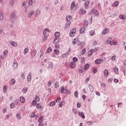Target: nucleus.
<instances>
[{
	"instance_id": "obj_1",
	"label": "nucleus",
	"mask_w": 126,
	"mask_h": 126,
	"mask_svg": "<svg viewBox=\"0 0 126 126\" xmlns=\"http://www.w3.org/2000/svg\"><path fill=\"white\" fill-rule=\"evenodd\" d=\"M89 14L90 15H94L95 16H97V17H98L99 15V14L98 13V11L94 9H92Z\"/></svg>"
},
{
	"instance_id": "obj_2",
	"label": "nucleus",
	"mask_w": 126,
	"mask_h": 126,
	"mask_svg": "<svg viewBox=\"0 0 126 126\" xmlns=\"http://www.w3.org/2000/svg\"><path fill=\"white\" fill-rule=\"evenodd\" d=\"M67 92V89L64 88L63 87H61V91H60V93L65 94Z\"/></svg>"
},
{
	"instance_id": "obj_3",
	"label": "nucleus",
	"mask_w": 126,
	"mask_h": 126,
	"mask_svg": "<svg viewBox=\"0 0 126 126\" xmlns=\"http://www.w3.org/2000/svg\"><path fill=\"white\" fill-rule=\"evenodd\" d=\"M76 32V30L75 29H73V30H72L69 33L70 36L73 37V36H74Z\"/></svg>"
},
{
	"instance_id": "obj_4",
	"label": "nucleus",
	"mask_w": 126,
	"mask_h": 126,
	"mask_svg": "<svg viewBox=\"0 0 126 126\" xmlns=\"http://www.w3.org/2000/svg\"><path fill=\"white\" fill-rule=\"evenodd\" d=\"M51 31L49 30L48 28L45 29L44 31H43V34H44V36L47 35V33H50Z\"/></svg>"
},
{
	"instance_id": "obj_5",
	"label": "nucleus",
	"mask_w": 126,
	"mask_h": 126,
	"mask_svg": "<svg viewBox=\"0 0 126 126\" xmlns=\"http://www.w3.org/2000/svg\"><path fill=\"white\" fill-rule=\"evenodd\" d=\"M97 49H95V50L94 49H91L90 51H89V54L88 56V57H91V56H92V54H93L94 52H96Z\"/></svg>"
},
{
	"instance_id": "obj_6",
	"label": "nucleus",
	"mask_w": 126,
	"mask_h": 126,
	"mask_svg": "<svg viewBox=\"0 0 126 126\" xmlns=\"http://www.w3.org/2000/svg\"><path fill=\"white\" fill-rule=\"evenodd\" d=\"M103 62L102 59H96L95 61V63L96 64H101Z\"/></svg>"
},
{
	"instance_id": "obj_7",
	"label": "nucleus",
	"mask_w": 126,
	"mask_h": 126,
	"mask_svg": "<svg viewBox=\"0 0 126 126\" xmlns=\"http://www.w3.org/2000/svg\"><path fill=\"white\" fill-rule=\"evenodd\" d=\"M60 41H61V39H60L59 37H56L54 39V41H53V42L54 43V44H57V43H59Z\"/></svg>"
},
{
	"instance_id": "obj_8",
	"label": "nucleus",
	"mask_w": 126,
	"mask_h": 126,
	"mask_svg": "<svg viewBox=\"0 0 126 126\" xmlns=\"http://www.w3.org/2000/svg\"><path fill=\"white\" fill-rule=\"evenodd\" d=\"M109 32V29L108 28L106 29L105 30H104L102 32V34L105 35L108 33Z\"/></svg>"
},
{
	"instance_id": "obj_9",
	"label": "nucleus",
	"mask_w": 126,
	"mask_h": 126,
	"mask_svg": "<svg viewBox=\"0 0 126 126\" xmlns=\"http://www.w3.org/2000/svg\"><path fill=\"white\" fill-rule=\"evenodd\" d=\"M70 25H71V22H67L64 26V29H67L70 26Z\"/></svg>"
},
{
	"instance_id": "obj_10",
	"label": "nucleus",
	"mask_w": 126,
	"mask_h": 126,
	"mask_svg": "<svg viewBox=\"0 0 126 126\" xmlns=\"http://www.w3.org/2000/svg\"><path fill=\"white\" fill-rule=\"evenodd\" d=\"M10 44L14 47H16L17 46V43L15 41H11L10 42Z\"/></svg>"
},
{
	"instance_id": "obj_11",
	"label": "nucleus",
	"mask_w": 126,
	"mask_h": 126,
	"mask_svg": "<svg viewBox=\"0 0 126 126\" xmlns=\"http://www.w3.org/2000/svg\"><path fill=\"white\" fill-rule=\"evenodd\" d=\"M54 36L56 38H59L61 36V33L59 32H56L55 33Z\"/></svg>"
},
{
	"instance_id": "obj_12",
	"label": "nucleus",
	"mask_w": 126,
	"mask_h": 126,
	"mask_svg": "<svg viewBox=\"0 0 126 126\" xmlns=\"http://www.w3.org/2000/svg\"><path fill=\"white\" fill-rule=\"evenodd\" d=\"M8 54V51L7 50H5L3 52V55L2 58H4L5 57H7V54Z\"/></svg>"
},
{
	"instance_id": "obj_13",
	"label": "nucleus",
	"mask_w": 126,
	"mask_h": 126,
	"mask_svg": "<svg viewBox=\"0 0 126 126\" xmlns=\"http://www.w3.org/2000/svg\"><path fill=\"white\" fill-rule=\"evenodd\" d=\"M89 4H90V1L89 0H87L86 2H85V7L86 9H88L89 6Z\"/></svg>"
},
{
	"instance_id": "obj_14",
	"label": "nucleus",
	"mask_w": 126,
	"mask_h": 126,
	"mask_svg": "<svg viewBox=\"0 0 126 126\" xmlns=\"http://www.w3.org/2000/svg\"><path fill=\"white\" fill-rule=\"evenodd\" d=\"M90 67V64H85V65H84V69L85 70H88Z\"/></svg>"
},
{
	"instance_id": "obj_15",
	"label": "nucleus",
	"mask_w": 126,
	"mask_h": 126,
	"mask_svg": "<svg viewBox=\"0 0 126 126\" xmlns=\"http://www.w3.org/2000/svg\"><path fill=\"white\" fill-rule=\"evenodd\" d=\"M85 27H82L81 29L80 30V34H83L85 32Z\"/></svg>"
},
{
	"instance_id": "obj_16",
	"label": "nucleus",
	"mask_w": 126,
	"mask_h": 126,
	"mask_svg": "<svg viewBox=\"0 0 126 126\" xmlns=\"http://www.w3.org/2000/svg\"><path fill=\"white\" fill-rule=\"evenodd\" d=\"M78 113H79V116H80V117H81L82 118H83V119L85 118V116L83 112H79Z\"/></svg>"
},
{
	"instance_id": "obj_17",
	"label": "nucleus",
	"mask_w": 126,
	"mask_h": 126,
	"mask_svg": "<svg viewBox=\"0 0 126 126\" xmlns=\"http://www.w3.org/2000/svg\"><path fill=\"white\" fill-rule=\"evenodd\" d=\"M104 74L105 75V77H108V76L109 72H108V69H105L104 70Z\"/></svg>"
},
{
	"instance_id": "obj_18",
	"label": "nucleus",
	"mask_w": 126,
	"mask_h": 126,
	"mask_svg": "<svg viewBox=\"0 0 126 126\" xmlns=\"http://www.w3.org/2000/svg\"><path fill=\"white\" fill-rule=\"evenodd\" d=\"M112 42L111 41V37H108V38H107V40H106L105 43V44H109L110 42Z\"/></svg>"
},
{
	"instance_id": "obj_19",
	"label": "nucleus",
	"mask_w": 126,
	"mask_h": 126,
	"mask_svg": "<svg viewBox=\"0 0 126 126\" xmlns=\"http://www.w3.org/2000/svg\"><path fill=\"white\" fill-rule=\"evenodd\" d=\"M76 67V63L72 62L71 63V68L74 69Z\"/></svg>"
},
{
	"instance_id": "obj_20",
	"label": "nucleus",
	"mask_w": 126,
	"mask_h": 126,
	"mask_svg": "<svg viewBox=\"0 0 126 126\" xmlns=\"http://www.w3.org/2000/svg\"><path fill=\"white\" fill-rule=\"evenodd\" d=\"M74 7H75V2H72L71 5V10H74Z\"/></svg>"
},
{
	"instance_id": "obj_21",
	"label": "nucleus",
	"mask_w": 126,
	"mask_h": 126,
	"mask_svg": "<svg viewBox=\"0 0 126 126\" xmlns=\"http://www.w3.org/2000/svg\"><path fill=\"white\" fill-rule=\"evenodd\" d=\"M54 52L55 53V55H56L57 56H59L60 55V51L57 49H54Z\"/></svg>"
},
{
	"instance_id": "obj_22",
	"label": "nucleus",
	"mask_w": 126,
	"mask_h": 126,
	"mask_svg": "<svg viewBox=\"0 0 126 126\" xmlns=\"http://www.w3.org/2000/svg\"><path fill=\"white\" fill-rule=\"evenodd\" d=\"M18 64L16 63H13V67L14 69H17Z\"/></svg>"
},
{
	"instance_id": "obj_23",
	"label": "nucleus",
	"mask_w": 126,
	"mask_h": 126,
	"mask_svg": "<svg viewBox=\"0 0 126 126\" xmlns=\"http://www.w3.org/2000/svg\"><path fill=\"white\" fill-rule=\"evenodd\" d=\"M109 45H110L111 46L112 45H117V42L116 41H112L109 42Z\"/></svg>"
},
{
	"instance_id": "obj_24",
	"label": "nucleus",
	"mask_w": 126,
	"mask_h": 126,
	"mask_svg": "<svg viewBox=\"0 0 126 126\" xmlns=\"http://www.w3.org/2000/svg\"><path fill=\"white\" fill-rule=\"evenodd\" d=\"M119 5V2L118 1H116L114 2V3L112 4V6L115 7H117Z\"/></svg>"
},
{
	"instance_id": "obj_25",
	"label": "nucleus",
	"mask_w": 126,
	"mask_h": 126,
	"mask_svg": "<svg viewBox=\"0 0 126 126\" xmlns=\"http://www.w3.org/2000/svg\"><path fill=\"white\" fill-rule=\"evenodd\" d=\"M90 34L91 36H93L95 34V31L92 30L90 32Z\"/></svg>"
},
{
	"instance_id": "obj_26",
	"label": "nucleus",
	"mask_w": 126,
	"mask_h": 126,
	"mask_svg": "<svg viewBox=\"0 0 126 126\" xmlns=\"http://www.w3.org/2000/svg\"><path fill=\"white\" fill-rule=\"evenodd\" d=\"M20 101L21 103H25V98H24L23 96H21Z\"/></svg>"
},
{
	"instance_id": "obj_27",
	"label": "nucleus",
	"mask_w": 126,
	"mask_h": 126,
	"mask_svg": "<svg viewBox=\"0 0 126 126\" xmlns=\"http://www.w3.org/2000/svg\"><path fill=\"white\" fill-rule=\"evenodd\" d=\"M72 18V17L71 15H68V16H66V20L67 21H69L71 20Z\"/></svg>"
},
{
	"instance_id": "obj_28",
	"label": "nucleus",
	"mask_w": 126,
	"mask_h": 126,
	"mask_svg": "<svg viewBox=\"0 0 126 126\" xmlns=\"http://www.w3.org/2000/svg\"><path fill=\"white\" fill-rule=\"evenodd\" d=\"M34 13V11H31V12H30V13H29V17L30 18L31 17V16H32V15H33Z\"/></svg>"
},
{
	"instance_id": "obj_29",
	"label": "nucleus",
	"mask_w": 126,
	"mask_h": 126,
	"mask_svg": "<svg viewBox=\"0 0 126 126\" xmlns=\"http://www.w3.org/2000/svg\"><path fill=\"white\" fill-rule=\"evenodd\" d=\"M43 119H44L43 117L41 116V117H40V118H39L38 120V122H39V123H42V122H43Z\"/></svg>"
},
{
	"instance_id": "obj_30",
	"label": "nucleus",
	"mask_w": 126,
	"mask_h": 126,
	"mask_svg": "<svg viewBox=\"0 0 126 126\" xmlns=\"http://www.w3.org/2000/svg\"><path fill=\"white\" fill-rule=\"evenodd\" d=\"M37 54V51H36V50H34L33 51L32 53H31V55H32V56L35 57L36 56V54Z\"/></svg>"
},
{
	"instance_id": "obj_31",
	"label": "nucleus",
	"mask_w": 126,
	"mask_h": 126,
	"mask_svg": "<svg viewBox=\"0 0 126 126\" xmlns=\"http://www.w3.org/2000/svg\"><path fill=\"white\" fill-rule=\"evenodd\" d=\"M15 83H16V81L15 79L12 78V79H11V83L13 86L15 84Z\"/></svg>"
},
{
	"instance_id": "obj_32",
	"label": "nucleus",
	"mask_w": 126,
	"mask_h": 126,
	"mask_svg": "<svg viewBox=\"0 0 126 126\" xmlns=\"http://www.w3.org/2000/svg\"><path fill=\"white\" fill-rule=\"evenodd\" d=\"M28 81H29V82L31 81V73H29V75H28Z\"/></svg>"
},
{
	"instance_id": "obj_33",
	"label": "nucleus",
	"mask_w": 126,
	"mask_h": 126,
	"mask_svg": "<svg viewBox=\"0 0 126 126\" xmlns=\"http://www.w3.org/2000/svg\"><path fill=\"white\" fill-rule=\"evenodd\" d=\"M46 52H47L48 53H50L52 52V48H51V47H48Z\"/></svg>"
},
{
	"instance_id": "obj_34",
	"label": "nucleus",
	"mask_w": 126,
	"mask_h": 126,
	"mask_svg": "<svg viewBox=\"0 0 126 126\" xmlns=\"http://www.w3.org/2000/svg\"><path fill=\"white\" fill-rule=\"evenodd\" d=\"M80 12L83 13V15H85V13H86V10L82 9L81 10H80Z\"/></svg>"
},
{
	"instance_id": "obj_35",
	"label": "nucleus",
	"mask_w": 126,
	"mask_h": 126,
	"mask_svg": "<svg viewBox=\"0 0 126 126\" xmlns=\"http://www.w3.org/2000/svg\"><path fill=\"white\" fill-rule=\"evenodd\" d=\"M40 100V99L39 98V96H37V95L35 96V101L37 102H39V101Z\"/></svg>"
},
{
	"instance_id": "obj_36",
	"label": "nucleus",
	"mask_w": 126,
	"mask_h": 126,
	"mask_svg": "<svg viewBox=\"0 0 126 126\" xmlns=\"http://www.w3.org/2000/svg\"><path fill=\"white\" fill-rule=\"evenodd\" d=\"M16 116L17 117V120H21V115L19 113H17V115H16Z\"/></svg>"
},
{
	"instance_id": "obj_37",
	"label": "nucleus",
	"mask_w": 126,
	"mask_h": 126,
	"mask_svg": "<svg viewBox=\"0 0 126 126\" xmlns=\"http://www.w3.org/2000/svg\"><path fill=\"white\" fill-rule=\"evenodd\" d=\"M89 88H90V90L91 92H94V87L91 85H89Z\"/></svg>"
},
{
	"instance_id": "obj_38",
	"label": "nucleus",
	"mask_w": 126,
	"mask_h": 126,
	"mask_svg": "<svg viewBox=\"0 0 126 126\" xmlns=\"http://www.w3.org/2000/svg\"><path fill=\"white\" fill-rule=\"evenodd\" d=\"M56 105V102L55 101H52L50 103L49 106L51 107L54 106Z\"/></svg>"
},
{
	"instance_id": "obj_39",
	"label": "nucleus",
	"mask_w": 126,
	"mask_h": 126,
	"mask_svg": "<svg viewBox=\"0 0 126 126\" xmlns=\"http://www.w3.org/2000/svg\"><path fill=\"white\" fill-rule=\"evenodd\" d=\"M27 91H28L27 88H24V89H23V90H22L23 93H24V94L27 93Z\"/></svg>"
},
{
	"instance_id": "obj_40",
	"label": "nucleus",
	"mask_w": 126,
	"mask_h": 126,
	"mask_svg": "<svg viewBox=\"0 0 126 126\" xmlns=\"http://www.w3.org/2000/svg\"><path fill=\"white\" fill-rule=\"evenodd\" d=\"M119 18H120L121 20H125L126 19V17H124L123 15H120V16H119Z\"/></svg>"
},
{
	"instance_id": "obj_41",
	"label": "nucleus",
	"mask_w": 126,
	"mask_h": 126,
	"mask_svg": "<svg viewBox=\"0 0 126 126\" xmlns=\"http://www.w3.org/2000/svg\"><path fill=\"white\" fill-rule=\"evenodd\" d=\"M86 53V49L84 48V49L81 51V54L82 55H85Z\"/></svg>"
},
{
	"instance_id": "obj_42",
	"label": "nucleus",
	"mask_w": 126,
	"mask_h": 126,
	"mask_svg": "<svg viewBox=\"0 0 126 126\" xmlns=\"http://www.w3.org/2000/svg\"><path fill=\"white\" fill-rule=\"evenodd\" d=\"M77 41H78V38H75V39H74V40H73V41L72 42V44L73 45H75L77 42Z\"/></svg>"
},
{
	"instance_id": "obj_43",
	"label": "nucleus",
	"mask_w": 126,
	"mask_h": 126,
	"mask_svg": "<svg viewBox=\"0 0 126 126\" xmlns=\"http://www.w3.org/2000/svg\"><path fill=\"white\" fill-rule=\"evenodd\" d=\"M10 18L12 19H14L15 18V13H13L11 15Z\"/></svg>"
},
{
	"instance_id": "obj_44",
	"label": "nucleus",
	"mask_w": 126,
	"mask_h": 126,
	"mask_svg": "<svg viewBox=\"0 0 126 126\" xmlns=\"http://www.w3.org/2000/svg\"><path fill=\"white\" fill-rule=\"evenodd\" d=\"M114 72L116 73H118V68L117 67H114Z\"/></svg>"
},
{
	"instance_id": "obj_45",
	"label": "nucleus",
	"mask_w": 126,
	"mask_h": 126,
	"mask_svg": "<svg viewBox=\"0 0 126 126\" xmlns=\"http://www.w3.org/2000/svg\"><path fill=\"white\" fill-rule=\"evenodd\" d=\"M3 14H2L1 12H0V20L1 21L2 20H3Z\"/></svg>"
},
{
	"instance_id": "obj_46",
	"label": "nucleus",
	"mask_w": 126,
	"mask_h": 126,
	"mask_svg": "<svg viewBox=\"0 0 126 126\" xmlns=\"http://www.w3.org/2000/svg\"><path fill=\"white\" fill-rule=\"evenodd\" d=\"M36 107L37 109H40L41 108L40 104V103L36 104Z\"/></svg>"
},
{
	"instance_id": "obj_47",
	"label": "nucleus",
	"mask_w": 126,
	"mask_h": 126,
	"mask_svg": "<svg viewBox=\"0 0 126 126\" xmlns=\"http://www.w3.org/2000/svg\"><path fill=\"white\" fill-rule=\"evenodd\" d=\"M59 82H56L54 85V87L55 88H57L58 87H59Z\"/></svg>"
},
{
	"instance_id": "obj_48",
	"label": "nucleus",
	"mask_w": 126,
	"mask_h": 126,
	"mask_svg": "<svg viewBox=\"0 0 126 126\" xmlns=\"http://www.w3.org/2000/svg\"><path fill=\"white\" fill-rule=\"evenodd\" d=\"M73 63H76L78 62V58H73Z\"/></svg>"
},
{
	"instance_id": "obj_49",
	"label": "nucleus",
	"mask_w": 126,
	"mask_h": 126,
	"mask_svg": "<svg viewBox=\"0 0 126 126\" xmlns=\"http://www.w3.org/2000/svg\"><path fill=\"white\" fill-rule=\"evenodd\" d=\"M29 48H25L24 54H26L28 53V52H29Z\"/></svg>"
},
{
	"instance_id": "obj_50",
	"label": "nucleus",
	"mask_w": 126,
	"mask_h": 126,
	"mask_svg": "<svg viewBox=\"0 0 126 126\" xmlns=\"http://www.w3.org/2000/svg\"><path fill=\"white\" fill-rule=\"evenodd\" d=\"M74 95L75 96L76 98H78V93L77 91H75L74 93Z\"/></svg>"
},
{
	"instance_id": "obj_51",
	"label": "nucleus",
	"mask_w": 126,
	"mask_h": 126,
	"mask_svg": "<svg viewBox=\"0 0 126 126\" xmlns=\"http://www.w3.org/2000/svg\"><path fill=\"white\" fill-rule=\"evenodd\" d=\"M3 89L4 93H6V92H7V88H6V86H4Z\"/></svg>"
},
{
	"instance_id": "obj_52",
	"label": "nucleus",
	"mask_w": 126,
	"mask_h": 126,
	"mask_svg": "<svg viewBox=\"0 0 126 126\" xmlns=\"http://www.w3.org/2000/svg\"><path fill=\"white\" fill-rule=\"evenodd\" d=\"M61 97H58L57 98L56 100V102L59 103L61 101Z\"/></svg>"
},
{
	"instance_id": "obj_53",
	"label": "nucleus",
	"mask_w": 126,
	"mask_h": 126,
	"mask_svg": "<svg viewBox=\"0 0 126 126\" xmlns=\"http://www.w3.org/2000/svg\"><path fill=\"white\" fill-rule=\"evenodd\" d=\"M15 104L12 103L10 104V108L11 109H14L15 108Z\"/></svg>"
},
{
	"instance_id": "obj_54",
	"label": "nucleus",
	"mask_w": 126,
	"mask_h": 126,
	"mask_svg": "<svg viewBox=\"0 0 126 126\" xmlns=\"http://www.w3.org/2000/svg\"><path fill=\"white\" fill-rule=\"evenodd\" d=\"M116 56H112L111 59L112 60V61H115V60H116Z\"/></svg>"
},
{
	"instance_id": "obj_55",
	"label": "nucleus",
	"mask_w": 126,
	"mask_h": 126,
	"mask_svg": "<svg viewBox=\"0 0 126 126\" xmlns=\"http://www.w3.org/2000/svg\"><path fill=\"white\" fill-rule=\"evenodd\" d=\"M85 62V59L84 58H82L81 59V63L84 64Z\"/></svg>"
},
{
	"instance_id": "obj_56",
	"label": "nucleus",
	"mask_w": 126,
	"mask_h": 126,
	"mask_svg": "<svg viewBox=\"0 0 126 126\" xmlns=\"http://www.w3.org/2000/svg\"><path fill=\"white\" fill-rule=\"evenodd\" d=\"M36 104H37V101L35 100H33V101L32 102V105L33 106H35Z\"/></svg>"
},
{
	"instance_id": "obj_57",
	"label": "nucleus",
	"mask_w": 126,
	"mask_h": 126,
	"mask_svg": "<svg viewBox=\"0 0 126 126\" xmlns=\"http://www.w3.org/2000/svg\"><path fill=\"white\" fill-rule=\"evenodd\" d=\"M64 103V101H62L61 102H60L59 103V107L61 108L63 104Z\"/></svg>"
},
{
	"instance_id": "obj_58",
	"label": "nucleus",
	"mask_w": 126,
	"mask_h": 126,
	"mask_svg": "<svg viewBox=\"0 0 126 126\" xmlns=\"http://www.w3.org/2000/svg\"><path fill=\"white\" fill-rule=\"evenodd\" d=\"M32 4V0H30L29 2V5L31 6Z\"/></svg>"
},
{
	"instance_id": "obj_59",
	"label": "nucleus",
	"mask_w": 126,
	"mask_h": 126,
	"mask_svg": "<svg viewBox=\"0 0 126 126\" xmlns=\"http://www.w3.org/2000/svg\"><path fill=\"white\" fill-rule=\"evenodd\" d=\"M92 45L93 46H96V45H97V42L96 41H94L92 42Z\"/></svg>"
},
{
	"instance_id": "obj_60",
	"label": "nucleus",
	"mask_w": 126,
	"mask_h": 126,
	"mask_svg": "<svg viewBox=\"0 0 126 126\" xmlns=\"http://www.w3.org/2000/svg\"><path fill=\"white\" fill-rule=\"evenodd\" d=\"M88 24H89V23L88 21H85V24L84 25L85 27H88Z\"/></svg>"
},
{
	"instance_id": "obj_61",
	"label": "nucleus",
	"mask_w": 126,
	"mask_h": 126,
	"mask_svg": "<svg viewBox=\"0 0 126 126\" xmlns=\"http://www.w3.org/2000/svg\"><path fill=\"white\" fill-rule=\"evenodd\" d=\"M40 14V10H36V15H38Z\"/></svg>"
},
{
	"instance_id": "obj_62",
	"label": "nucleus",
	"mask_w": 126,
	"mask_h": 126,
	"mask_svg": "<svg viewBox=\"0 0 126 126\" xmlns=\"http://www.w3.org/2000/svg\"><path fill=\"white\" fill-rule=\"evenodd\" d=\"M47 39V36L46 35H44V38H43V40L45 42Z\"/></svg>"
},
{
	"instance_id": "obj_63",
	"label": "nucleus",
	"mask_w": 126,
	"mask_h": 126,
	"mask_svg": "<svg viewBox=\"0 0 126 126\" xmlns=\"http://www.w3.org/2000/svg\"><path fill=\"white\" fill-rule=\"evenodd\" d=\"M90 78H88L85 80V83H88V82L90 81Z\"/></svg>"
},
{
	"instance_id": "obj_64",
	"label": "nucleus",
	"mask_w": 126,
	"mask_h": 126,
	"mask_svg": "<svg viewBox=\"0 0 126 126\" xmlns=\"http://www.w3.org/2000/svg\"><path fill=\"white\" fill-rule=\"evenodd\" d=\"M112 81H113V78H111L108 79V82H112Z\"/></svg>"
}]
</instances>
